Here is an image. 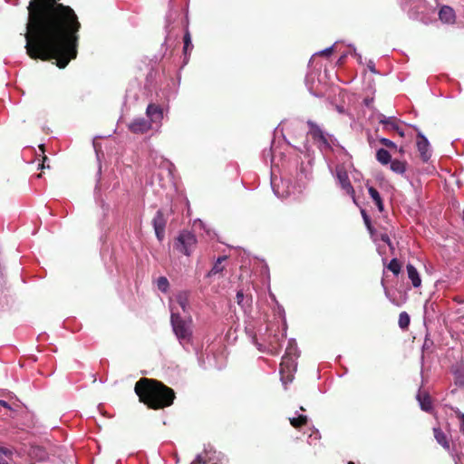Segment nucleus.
Segmentation results:
<instances>
[{"mask_svg": "<svg viewBox=\"0 0 464 464\" xmlns=\"http://www.w3.org/2000/svg\"><path fill=\"white\" fill-rule=\"evenodd\" d=\"M47 160H48V158H47L46 156H44V157H43V162H42V164L40 165L42 169H45V168H47V169H49V168H50V166H49V165H47V162H46Z\"/></svg>", "mask_w": 464, "mask_h": 464, "instance_id": "c9c22d12", "label": "nucleus"}, {"mask_svg": "<svg viewBox=\"0 0 464 464\" xmlns=\"http://www.w3.org/2000/svg\"><path fill=\"white\" fill-rule=\"evenodd\" d=\"M399 151H400V153H403V149L401 148Z\"/></svg>", "mask_w": 464, "mask_h": 464, "instance_id": "a18cd8bd", "label": "nucleus"}, {"mask_svg": "<svg viewBox=\"0 0 464 464\" xmlns=\"http://www.w3.org/2000/svg\"><path fill=\"white\" fill-rule=\"evenodd\" d=\"M150 129V124L144 119L134 121L130 125V130L134 133H144Z\"/></svg>", "mask_w": 464, "mask_h": 464, "instance_id": "4468645a", "label": "nucleus"}, {"mask_svg": "<svg viewBox=\"0 0 464 464\" xmlns=\"http://www.w3.org/2000/svg\"><path fill=\"white\" fill-rule=\"evenodd\" d=\"M158 289L163 293H167L169 288V283L167 277L160 276L157 280Z\"/></svg>", "mask_w": 464, "mask_h": 464, "instance_id": "c85d7f7f", "label": "nucleus"}, {"mask_svg": "<svg viewBox=\"0 0 464 464\" xmlns=\"http://www.w3.org/2000/svg\"><path fill=\"white\" fill-rule=\"evenodd\" d=\"M166 224L167 218L165 217L163 210L159 209L152 219V225L155 230L156 237L160 241H162L165 237Z\"/></svg>", "mask_w": 464, "mask_h": 464, "instance_id": "39448f33", "label": "nucleus"}, {"mask_svg": "<svg viewBox=\"0 0 464 464\" xmlns=\"http://www.w3.org/2000/svg\"><path fill=\"white\" fill-rule=\"evenodd\" d=\"M376 160L382 164V165H387L392 161V155L391 153L385 150V149H379L376 151Z\"/></svg>", "mask_w": 464, "mask_h": 464, "instance_id": "4be33fe9", "label": "nucleus"}, {"mask_svg": "<svg viewBox=\"0 0 464 464\" xmlns=\"http://www.w3.org/2000/svg\"><path fill=\"white\" fill-rule=\"evenodd\" d=\"M170 324L173 333L181 344L190 343L193 336V320L190 315L181 317L179 313L171 311Z\"/></svg>", "mask_w": 464, "mask_h": 464, "instance_id": "7ed1b4c3", "label": "nucleus"}, {"mask_svg": "<svg viewBox=\"0 0 464 464\" xmlns=\"http://www.w3.org/2000/svg\"><path fill=\"white\" fill-rule=\"evenodd\" d=\"M184 46H183V52L187 55L189 49H191L192 44H191V36L189 32L187 30L184 37H183Z\"/></svg>", "mask_w": 464, "mask_h": 464, "instance_id": "c756f323", "label": "nucleus"}, {"mask_svg": "<svg viewBox=\"0 0 464 464\" xmlns=\"http://www.w3.org/2000/svg\"><path fill=\"white\" fill-rule=\"evenodd\" d=\"M47 160H48V158H47L46 156H44V157H43V162H42V164L40 165L42 169H45V168H47V169H49V168H50V166H49V165H47V162H46Z\"/></svg>", "mask_w": 464, "mask_h": 464, "instance_id": "e433bc0d", "label": "nucleus"}, {"mask_svg": "<svg viewBox=\"0 0 464 464\" xmlns=\"http://www.w3.org/2000/svg\"><path fill=\"white\" fill-rule=\"evenodd\" d=\"M333 53V47L326 48L325 50L322 51V55H330Z\"/></svg>", "mask_w": 464, "mask_h": 464, "instance_id": "4c0bfd02", "label": "nucleus"}, {"mask_svg": "<svg viewBox=\"0 0 464 464\" xmlns=\"http://www.w3.org/2000/svg\"><path fill=\"white\" fill-rule=\"evenodd\" d=\"M0 405L12 411H14V409L12 408V406L7 401H5L4 400H0Z\"/></svg>", "mask_w": 464, "mask_h": 464, "instance_id": "f704fd0d", "label": "nucleus"}, {"mask_svg": "<svg viewBox=\"0 0 464 464\" xmlns=\"http://www.w3.org/2000/svg\"><path fill=\"white\" fill-rule=\"evenodd\" d=\"M348 464H354V463H353V462H352V461H350V462H348Z\"/></svg>", "mask_w": 464, "mask_h": 464, "instance_id": "49530a36", "label": "nucleus"}, {"mask_svg": "<svg viewBox=\"0 0 464 464\" xmlns=\"http://www.w3.org/2000/svg\"><path fill=\"white\" fill-rule=\"evenodd\" d=\"M380 142L389 149H397L396 144L389 139L382 138L380 139Z\"/></svg>", "mask_w": 464, "mask_h": 464, "instance_id": "2f4dec72", "label": "nucleus"}, {"mask_svg": "<svg viewBox=\"0 0 464 464\" xmlns=\"http://www.w3.org/2000/svg\"><path fill=\"white\" fill-rule=\"evenodd\" d=\"M191 464H220L214 458V453H210L208 451H204L203 453L198 455L196 459Z\"/></svg>", "mask_w": 464, "mask_h": 464, "instance_id": "dca6fc26", "label": "nucleus"}, {"mask_svg": "<svg viewBox=\"0 0 464 464\" xmlns=\"http://www.w3.org/2000/svg\"><path fill=\"white\" fill-rule=\"evenodd\" d=\"M188 298H189V292H188V291L179 292L175 296L177 303L181 307V309L184 313H188V307H189Z\"/></svg>", "mask_w": 464, "mask_h": 464, "instance_id": "f3484780", "label": "nucleus"}, {"mask_svg": "<svg viewBox=\"0 0 464 464\" xmlns=\"http://www.w3.org/2000/svg\"><path fill=\"white\" fill-rule=\"evenodd\" d=\"M379 122L383 125V128L387 130L399 131V125L394 117H385L381 114L379 117Z\"/></svg>", "mask_w": 464, "mask_h": 464, "instance_id": "2eb2a0df", "label": "nucleus"}, {"mask_svg": "<svg viewBox=\"0 0 464 464\" xmlns=\"http://www.w3.org/2000/svg\"><path fill=\"white\" fill-rule=\"evenodd\" d=\"M439 18L444 24H452L456 21V14L452 7L443 5L439 11Z\"/></svg>", "mask_w": 464, "mask_h": 464, "instance_id": "9d476101", "label": "nucleus"}, {"mask_svg": "<svg viewBox=\"0 0 464 464\" xmlns=\"http://www.w3.org/2000/svg\"><path fill=\"white\" fill-rule=\"evenodd\" d=\"M417 400L422 411L428 412L432 409L431 398L426 392L420 391L417 394Z\"/></svg>", "mask_w": 464, "mask_h": 464, "instance_id": "ddd939ff", "label": "nucleus"}, {"mask_svg": "<svg viewBox=\"0 0 464 464\" xmlns=\"http://www.w3.org/2000/svg\"><path fill=\"white\" fill-rule=\"evenodd\" d=\"M227 259V256H219L217 261L215 262L213 267L211 270L208 273V276H214L216 275H219L223 272L225 269V266L223 265V262Z\"/></svg>", "mask_w": 464, "mask_h": 464, "instance_id": "6ab92c4d", "label": "nucleus"}, {"mask_svg": "<svg viewBox=\"0 0 464 464\" xmlns=\"http://www.w3.org/2000/svg\"><path fill=\"white\" fill-rule=\"evenodd\" d=\"M300 410L303 411H305L304 407H303V406L300 407Z\"/></svg>", "mask_w": 464, "mask_h": 464, "instance_id": "c03bdc74", "label": "nucleus"}, {"mask_svg": "<svg viewBox=\"0 0 464 464\" xmlns=\"http://www.w3.org/2000/svg\"><path fill=\"white\" fill-rule=\"evenodd\" d=\"M417 149L420 152V159L423 162H427L430 157L431 153L430 151V142L427 138L420 132L417 134Z\"/></svg>", "mask_w": 464, "mask_h": 464, "instance_id": "0eeeda50", "label": "nucleus"}, {"mask_svg": "<svg viewBox=\"0 0 464 464\" xmlns=\"http://www.w3.org/2000/svg\"><path fill=\"white\" fill-rule=\"evenodd\" d=\"M430 343L431 344V343H432V342H431V341H430V340H428V339H425L424 343H423V348H424V349H425V348H428V347H429V345H430Z\"/></svg>", "mask_w": 464, "mask_h": 464, "instance_id": "a19ab883", "label": "nucleus"}, {"mask_svg": "<svg viewBox=\"0 0 464 464\" xmlns=\"http://www.w3.org/2000/svg\"><path fill=\"white\" fill-rule=\"evenodd\" d=\"M236 297H237V303L242 308L248 307L251 305L252 297L250 295H244L242 290L237 291Z\"/></svg>", "mask_w": 464, "mask_h": 464, "instance_id": "5701e85b", "label": "nucleus"}, {"mask_svg": "<svg viewBox=\"0 0 464 464\" xmlns=\"http://www.w3.org/2000/svg\"><path fill=\"white\" fill-rule=\"evenodd\" d=\"M387 267L395 276H398L401 272V265L397 258H392Z\"/></svg>", "mask_w": 464, "mask_h": 464, "instance_id": "cd10ccee", "label": "nucleus"}, {"mask_svg": "<svg viewBox=\"0 0 464 464\" xmlns=\"http://www.w3.org/2000/svg\"><path fill=\"white\" fill-rule=\"evenodd\" d=\"M198 240L194 233L182 230L175 238L174 248L185 256H190L197 247Z\"/></svg>", "mask_w": 464, "mask_h": 464, "instance_id": "20e7f679", "label": "nucleus"}, {"mask_svg": "<svg viewBox=\"0 0 464 464\" xmlns=\"http://www.w3.org/2000/svg\"><path fill=\"white\" fill-rule=\"evenodd\" d=\"M139 401L151 410H161L173 404L174 390L156 379L140 378L134 387Z\"/></svg>", "mask_w": 464, "mask_h": 464, "instance_id": "f03ea898", "label": "nucleus"}, {"mask_svg": "<svg viewBox=\"0 0 464 464\" xmlns=\"http://www.w3.org/2000/svg\"><path fill=\"white\" fill-rule=\"evenodd\" d=\"M295 368V363L292 357L288 355H285L282 358V362L280 363V373L282 375V379H286L287 381H292V372Z\"/></svg>", "mask_w": 464, "mask_h": 464, "instance_id": "6e6552de", "label": "nucleus"}, {"mask_svg": "<svg viewBox=\"0 0 464 464\" xmlns=\"http://www.w3.org/2000/svg\"><path fill=\"white\" fill-rule=\"evenodd\" d=\"M380 238H381V240L382 242L386 243L391 249L393 248L392 243V241H391V239H390V237H389V236L387 234H382Z\"/></svg>", "mask_w": 464, "mask_h": 464, "instance_id": "473e14b6", "label": "nucleus"}, {"mask_svg": "<svg viewBox=\"0 0 464 464\" xmlns=\"http://www.w3.org/2000/svg\"><path fill=\"white\" fill-rule=\"evenodd\" d=\"M458 418L459 419L460 425H459V430L464 435V413H458Z\"/></svg>", "mask_w": 464, "mask_h": 464, "instance_id": "72a5a7b5", "label": "nucleus"}, {"mask_svg": "<svg viewBox=\"0 0 464 464\" xmlns=\"http://www.w3.org/2000/svg\"><path fill=\"white\" fill-rule=\"evenodd\" d=\"M391 169L397 174H404L407 168V162L405 160H393L391 162Z\"/></svg>", "mask_w": 464, "mask_h": 464, "instance_id": "412c9836", "label": "nucleus"}, {"mask_svg": "<svg viewBox=\"0 0 464 464\" xmlns=\"http://www.w3.org/2000/svg\"><path fill=\"white\" fill-rule=\"evenodd\" d=\"M368 192H369L370 197L372 198L375 205L377 206L379 211L382 212L384 209V206H383L382 199L381 195L378 192V190L373 187H369Z\"/></svg>", "mask_w": 464, "mask_h": 464, "instance_id": "aec40b11", "label": "nucleus"}, {"mask_svg": "<svg viewBox=\"0 0 464 464\" xmlns=\"http://www.w3.org/2000/svg\"><path fill=\"white\" fill-rule=\"evenodd\" d=\"M146 113L151 121L157 122L163 118L162 109L156 104H149L146 110Z\"/></svg>", "mask_w": 464, "mask_h": 464, "instance_id": "9b49d317", "label": "nucleus"}, {"mask_svg": "<svg viewBox=\"0 0 464 464\" xmlns=\"http://www.w3.org/2000/svg\"><path fill=\"white\" fill-rule=\"evenodd\" d=\"M457 379V382L460 383L461 385H464V376H462L461 374H459V376L456 377Z\"/></svg>", "mask_w": 464, "mask_h": 464, "instance_id": "ea45409f", "label": "nucleus"}, {"mask_svg": "<svg viewBox=\"0 0 464 464\" xmlns=\"http://www.w3.org/2000/svg\"><path fill=\"white\" fill-rule=\"evenodd\" d=\"M307 123L310 127L309 134L312 136L313 140L321 142L325 148L330 147L329 142L321 128L313 121H309Z\"/></svg>", "mask_w": 464, "mask_h": 464, "instance_id": "1a4fd4ad", "label": "nucleus"}, {"mask_svg": "<svg viewBox=\"0 0 464 464\" xmlns=\"http://www.w3.org/2000/svg\"><path fill=\"white\" fill-rule=\"evenodd\" d=\"M289 421L294 428L301 429L307 424L308 417L306 415H299L296 418H290Z\"/></svg>", "mask_w": 464, "mask_h": 464, "instance_id": "a878e982", "label": "nucleus"}, {"mask_svg": "<svg viewBox=\"0 0 464 464\" xmlns=\"http://www.w3.org/2000/svg\"><path fill=\"white\" fill-rule=\"evenodd\" d=\"M401 137L404 136V131L399 127V131H396Z\"/></svg>", "mask_w": 464, "mask_h": 464, "instance_id": "79ce46f5", "label": "nucleus"}, {"mask_svg": "<svg viewBox=\"0 0 464 464\" xmlns=\"http://www.w3.org/2000/svg\"><path fill=\"white\" fill-rule=\"evenodd\" d=\"M30 456L32 458L37 459L40 461H44L46 459L48 454L46 450L42 447H33L30 450Z\"/></svg>", "mask_w": 464, "mask_h": 464, "instance_id": "393cba45", "label": "nucleus"}, {"mask_svg": "<svg viewBox=\"0 0 464 464\" xmlns=\"http://www.w3.org/2000/svg\"><path fill=\"white\" fill-rule=\"evenodd\" d=\"M61 0H30L24 34L26 53L34 60H55L65 68L76 58L81 23Z\"/></svg>", "mask_w": 464, "mask_h": 464, "instance_id": "f257e3e1", "label": "nucleus"}, {"mask_svg": "<svg viewBox=\"0 0 464 464\" xmlns=\"http://www.w3.org/2000/svg\"><path fill=\"white\" fill-rule=\"evenodd\" d=\"M361 213H362V218H363L365 226L367 227V228L370 231V233L372 234L373 228H372V226L371 219H370L369 216L367 215L365 210H362Z\"/></svg>", "mask_w": 464, "mask_h": 464, "instance_id": "7c9ffc66", "label": "nucleus"}, {"mask_svg": "<svg viewBox=\"0 0 464 464\" xmlns=\"http://www.w3.org/2000/svg\"><path fill=\"white\" fill-rule=\"evenodd\" d=\"M336 177H337V179L339 181L341 188L345 191V193L352 196L353 198H354L355 192H354L353 187L352 186V184L350 182L348 173H347L346 169H344V167H343V166L336 167Z\"/></svg>", "mask_w": 464, "mask_h": 464, "instance_id": "423d86ee", "label": "nucleus"}, {"mask_svg": "<svg viewBox=\"0 0 464 464\" xmlns=\"http://www.w3.org/2000/svg\"><path fill=\"white\" fill-rule=\"evenodd\" d=\"M39 148L41 149V150L43 151V153L44 152V145H40Z\"/></svg>", "mask_w": 464, "mask_h": 464, "instance_id": "37998d69", "label": "nucleus"}, {"mask_svg": "<svg viewBox=\"0 0 464 464\" xmlns=\"http://www.w3.org/2000/svg\"><path fill=\"white\" fill-rule=\"evenodd\" d=\"M408 277L411 279V284L414 287H419L421 285V279L417 269L413 265L408 264L406 266Z\"/></svg>", "mask_w": 464, "mask_h": 464, "instance_id": "a211bd4d", "label": "nucleus"}, {"mask_svg": "<svg viewBox=\"0 0 464 464\" xmlns=\"http://www.w3.org/2000/svg\"><path fill=\"white\" fill-rule=\"evenodd\" d=\"M14 451L12 449L0 447V464H9L12 460Z\"/></svg>", "mask_w": 464, "mask_h": 464, "instance_id": "b1692460", "label": "nucleus"}, {"mask_svg": "<svg viewBox=\"0 0 464 464\" xmlns=\"http://www.w3.org/2000/svg\"><path fill=\"white\" fill-rule=\"evenodd\" d=\"M434 438L437 442L443 447L446 450H450V442L448 436L443 432L440 427L433 428Z\"/></svg>", "mask_w": 464, "mask_h": 464, "instance_id": "f8f14e48", "label": "nucleus"}, {"mask_svg": "<svg viewBox=\"0 0 464 464\" xmlns=\"http://www.w3.org/2000/svg\"><path fill=\"white\" fill-rule=\"evenodd\" d=\"M368 68L370 69L371 72H372L373 73H376V70H375V66H374V63L372 62H370L369 64H368Z\"/></svg>", "mask_w": 464, "mask_h": 464, "instance_id": "58836bf2", "label": "nucleus"}, {"mask_svg": "<svg viewBox=\"0 0 464 464\" xmlns=\"http://www.w3.org/2000/svg\"><path fill=\"white\" fill-rule=\"evenodd\" d=\"M410 322V315L406 312H401L399 315V326L401 329L406 330L409 327Z\"/></svg>", "mask_w": 464, "mask_h": 464, "instance_id": "bb28decb", "label": "nucleus"}]
</instances>
